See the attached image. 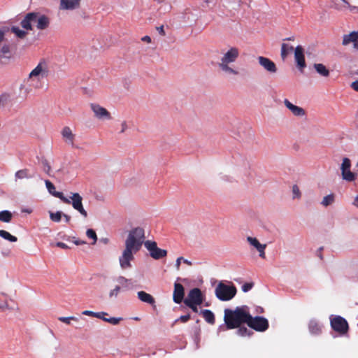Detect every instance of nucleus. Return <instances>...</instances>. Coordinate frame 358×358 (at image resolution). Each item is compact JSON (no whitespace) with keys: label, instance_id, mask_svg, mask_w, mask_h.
Masks as SVG:
<instances>
[{"label":"nucleus","instance_id":"nucleus-1","mask_svg":"<svg viewBox=\"0 0 358 358\" xmlns=\"http://www.w3.org/2000/svg\"><path fill=\"white\" fill-rule=\"evenodd\" d=\"M144 240L145 231L143 228L136 227L129 231L124 243L125 248L122 255L119 257V262L122 268L126 269L131 266V261L134 259V254L141 250L143 243L153 259H159L167 255V251L159 248L155 241H144Z\"/></svg>","mask_w":358,"mask_h":358},{"label":"nucleus","instance_id":"nucleus-2","mask_svg":"<svg viewBox=\"0 0 358 358\" xmlns=\"http://www.w3.org/2000/svg\"><path fill=\"white\" fill-rule=\"evenodd\" d=\"M51 23L50 17L40 12L33 11L27 13L20 22L22 29L27 31H45L49 29Z\"/></svg>","mask_w":358,"mask_h":358},{"label":"nucleus","instance_id":"nucleus-3","mask_svg":"<svg viewBox=\"0 0 358 358\" xmlns=\"http://www.w3.org/2000/svg\"><path fill=\"white\" fill-rule=\"evenodd\" d=\"M249 318L250 313L247 306H238L234 310H224V321L228 329H236L243 324H247Z\"/></svg>","mask_w":358,"mask_h":358},{"label":"nucleus","instance_id":"nucleus-4","mask_svg":"<svg viewBox=\"0 0 358 358\" xmlns=\"http://www.w3.org/2000/svg\"><path fill=\"white\" fill-rule=\"evenodd\" d=\"M239 55L240 51L238 48H230L226 52L223 54L222 57L220 58V61L218 63V66L220 70L227 74L234 76L238 75V71L234 69L231 64L237 60Z\"/></svg>","mask_w":358,"mask_h":358},{"label":"nucleus","instance_id":"nucleus-5","mask_svg":"<svg viewBox=\"0 0 358 358\" xmlns=\"http://www.w3.org/2000/svg\"><path fill=\"white\" fill-rule=\"evenodd\" d=\"M236 292V288L234 285H228L220 282L215 288V294L218 299L226 301L233 299Z\"/></svg>","mask_w":358,"mask_h":358},{"label":"nucleus","instance_id":"nucleus-6","mask_svg":"<svg viewBox=\"0 0 358 358\" xmlns=\"http://www.w3.org/2000/svg\"><path fill=\"white\" fill-rule=\"evenodd\" d=\"M49 75V67L48 63L42 59L39 62L38 65L29 73V80L41 79L47 78Z\"/></svg>","mask_w":358,"mask_h":358},{"label":"nucleus","instance_id":"nucleus-7","mask_svg":"<svg viewBox=\"0 0 358 358\" xmlns=\"http://www.w3.org/2000/svg\"><path fill=\"white\" fill-rule=\"evenodd\" d=\"M247 324L257 331H265L269 327L267 319L260 316L252 317L251 315L250 318L248 319Z\"/></svg>","mask_w":358,"mask_h":358},{"label":"nucleus","instance_id":"nucleus-8","mask_svg":"<svg viewBox=\"0 0 358 358\" xmlns=\"http://www.w3.org/2000/svg\"><path fill=\"white\" fill-rule=\"evenodd\" d=\"M332 329L341 334H344L348 331V324L345 319L341 316H336L331 320Z\"/></svg>","mask_w":358,"mask_h":358},{"label":"nucleus","instance_id":"nucleus-9","mask_svg":"<svg viewBox=\"0 0 358 358\" xmlns=\"http://www.w3.org/2000/svg\"><path fill=\"white\" fill-rule=\"evenodd\" d=\"M351 161L350 159L345 157L343 159V162L341 166V174L343 179L348 181L352 182L355 180V173L350 171Z\"/></svg>","mask_w":358,"mask_h":358},{"label":"nucleus","instance_id":"nucleus-10","mask_svg":"<svg viewBox=\"0 0 358 358\" xmlns=\"http://www.w3.org/2000/svg\"><path fill=\"white\" fill-rule=\"evenodd\" d=\"M71 196L69 199L73 208L80 213L84 217H87L88 214L83 205V197L78 193H71Z\"/></svg>","mask_w":358,"mask_h":358},{"label":"nucleus","instance_id":"nucleus-11","mask_svg":"<svg viewBox=\"0 0 358 358\" xmlns=\"http://www.w3.org/2000/svg\"><path fill=\"white\" fill-rule=\"evenodd\" d=\"M203 299L201 290L199 288L196 287L192 289L189 292L187 297L184 300V303H192L194 304H201Z\"/></svg>","mask_w":358,"mask_h":358},{"label":"nucleus","instance_id":"nucleus-12","mask_svg":"<svg viewBox=\"0 0 358 358\" xmlns=\"http://www.w3.org/2000/svg\"><path fill=\"white\" fill-rule=\"evenodd\" d=\"M90 108L94 113V116L99 120H110L112 118L110 113L99 104L91 103Z\"/></svg>","mask_w":358,"mask_h":358},{"label":"nucleus","instance_id":"nucleus-13","mask_svg":"<svg viewBox=\"0 0 358 358\" xmlns=\"http://www.w3.org/2000/svg\"><path fill=\"white\" fill-rule=\"evenodd\" d=\"M294 59L296 62L297 67L302 72L306 66L305 57L303 54V48L301 45H298L294 50Z\"/></svg>","mask_w":358,"mask_h":358},{"label":"nucleus","instance_id":"nucleus-14","mask_svg":"<svg viewBox=\"0 0 358 358\" xmlns=\"http://www.w3.org/2000/svg\"><path fill=\"white\" fill-rule=\"evenodd\" d=\"M257 59L260 66H262L268 73H275L277 72L278 69L275 64L270 59L263 56H259Z\"/></svg>","mask_w":358,"mask_h":358},{"label":"nucleus","instance_id":"nucleus-15","mask_svg":"<svg viewBox=\"0 0 358 358\" xmlns=\"http://www.w3.org/2000/svg\"><path fill=\"white\" fill-rule=\"evenodd\" d=\"M185 296V288L183 285L178 282L174 283V289L173 293V301L176 303H180L182 301L184 302Z\"/></svg>","mask_w":358,"mask_h":358},{"label":"nucleus","instance_id":"nucleus-16","mask_svg":"<svg viewBox=\"0 0 358 358\" xmlns=\"http://www.w3.org/2000/svg\"><path fill=\"white\" fill-rule=\"evenodd\" d=\"M45 183L50 194L57 198H59L64 203L69 204L71 203L70 200L66 198L62 192L55 191V185L50 180H45Z\"/></svg>","mask_w":358,"mask_h":358},{"label":"nucleus","instance_id":"nucleus-17","mask_svg":"<svg viewBox=\"0 0 358 358\" xmlns=\"http://www.w3.org/2000/svg\"><path fill=\"white\" fill-rule=\"evenodd\" d=\"M80 0H61L60 9L73 10L80 6Z\"/></svg>","mask_w":358,"mask_h":358},{"label":"nucleus","instance_id":"nucleus-18","mask_svg":"<svg viewBox=\"0 0 358 358\" xmlns=\"http://www.w3.org/2000/svg\"><path fill=\"white\" fill-rule=\"evenodd\" d=\"M284 103L296 116H303L306 114L305 110L302 108L292 104L288 99H285Z\"/></svg>","mask_w":358,"mask_h":358},{"label":"nucleus","instance_id":"nucleus-19","mask_svg":"<svg viewBox=\"0 0 358 358\" xmlns=\"http://www.w3.org/2000/svg\"><path fill=\"white\" fill-rule=\"evenodd\" d=\"M62 136L65 142L73 145L75 139V135L69 127H64L62 130Z\"/></svg>","mask_w":358,"mask_h":358},{"label":"nucleus","instance_id":"nucleus-20","mask_svg":"<svg viewBox=\"0 0 358 358\" xmlns=\"http://www.w3.org/2000/svg\"><path fill=\"white\" fill-rule=\"evenodd\" d=\"M137 294H138V298L143 302H145V303H147L151 304V305H152L155 303L154 297L151 294H150L144 291H140L137 293Z\"/></svg>","mask_w":358,"mask_h":358},{"label":"nucleus","instance_id":"nucleus-21","mask_svg":"<svg viewBox=\"0 0 358 358\" xmlns=\"http://www.w3.org/2000/svg\"><path fill=\"white\" fill-rule=\"evenodd\" d=\"M199 313L202 315L203 319L210 324L215 323V317L214 313L210 310H201Z\"/></svg>","mask_w":358,"mask_h":358},{"label":"nucleus","instance_id":"nucleus-22","mask_svg":"<svg viewBox=\"0 0 358 358\" xmlns=\"http://www.w3.org/2000/svg\"><path fill=\"white\" fill-rule=\"evenodd\" d=\"M357 36L358 31H352L349 34L344 35L342 44L343 45H348L350 43H353V45H355Z\"/></svg>","mask_w":358,"mask_h":358},{"label":"nucleus","instance_id":"nucleus-23","mask_svg":"<svg viewBox=\"0 0 358 358\" xmlns=\"http://www.w3.org/2000/svg\"><path fill=\"white\" fill-rule=\"evenodd\" d=\"M10 31L15 36L20 39H24L28 35L27 30L21 29L18 27L13 26L11 27Z\"/></svg>","mask_w":358,"mask_h":358},{"label":"nucleus","instance_id":"nucleus-24","mask_svg":"<svg viewBox=\"0 0 358 358\" xmlns=\"http://www.w3.org/2000/svg\"><path fill=\"white\" fill-rule=\"evenodd\" d=\"M293 50L294 47L292 45L283 43L281 45L280 53L282 59L284 61Z\"/></svg>","mask_w":358,"mask_h":358},{"label":"nucleus","instance_id":"nucleus-25","mask_svg":"<svg viewBox=\"0 0 358 358\" xmlns=\"http://www.w3.org/2000/svg\"><path fill=\"white\" fill-rule=\"evenodd\" d=\"M308 327L310 333L313 334L317 335L322 331V327L320 324L314 320L310 322Z\"/></svg>","mask_w":358,"mask_h":358},{"label":"nucleus","instance_id":"nucleus-26","mask_svg":"<svg viewBox=\"0 0 358 358\" xmlns=\"http://www.w3.org/2000/svg\"><path fill=\"white\" fill-rule=\"evenodd\" d=\"M314 68L316 71L322 76L327 77L329 75V71L322 64H315Z\"/></svg>","mask_w":358,"mask_h":358},{"label":"nucleus","instance_id":"nucleus-27","mask_svg":"<svg viewBox=\"0 0 358 358\" xmlns=\"http://www.w3.org/2000/svg\"><path fill=\"white\" fill-rule=\"evenodd\" d=\"M13 214L9 210H2L0 212V221L8 223L11 221Z\"/></svg>","mask_w":358,"mask_h":358},{"label":"nucleus","instance_id":"nucleus-28","mask_svg":"<svg viewBox=\"0 0 358 358\" xmlns=\"http://www.w3.org/2000/svg\"><path fill=\"white\" fill-rule=\"evenodd\" d=\"M0 237L10 242H16L17 241V238L16 236L11 235L9 232L3 229H0Z\"/></svg>","mask_w":358,"mask_h":358},{"label":"nucleus","instance_id":"nucleus-29","mask_svg":"<svg viewBox=\"0 0 358 358\" xmlns=\"http://www.w3.org/2000/svg\"><path fill=\"white\" fill-rule=\"evenodd\" d=\"M335 200V196L334 194H330L327 196H325L323 198V200L321 202V204L325 207L331 205Z\"/></svg>","mask_w":358,"mask_h":358},{"label":"nucleus","instance_id":"nucleus-30","mask_svg":"<svg viewBox=\"0 0 358 358\" xmlns=\"http://www.w3.org/2000/svg\"><path fill=\"white\" fill-rule=\"evenodd\" d=\"M248 242L255 247L257 250H259L260 248H262L263 246H264L265 244H261L259 241L256 238L253 237L248 236L247 238Z\"/></svg>","mask_w":358,"mask_h":358},{"label":"nucleus","instance_id":"nucleus-31","mask_svg":"<svg viewBox=\"0 0 358 358\" xmlns=\"http://www.w3.org/2000/svg\"><path fill=\"white\" fill-rule=\"evenodd\" d=\"M31 177L29 170L27 169L19 170L15 173V178L17 179L29 178Z\"/></svg>","mask_w":358,"mask_h":358},{"label":"nucleus","instance_id":"nucleus-32","mask_svg":"<svg viewBox=\"0 0 358 358\" xmlns=\"http://www.w3.org/2000/svg\"><path fill=\"white\" fill-rule=\"evenodd\" d=\"M10 96L8 93H3L0 95V108L4 107L10 101Z\"/></svg>","mask_w":358,"mask_h":358},{"label":"nucleus","instance_id":"nucleus-33","mask_svg":"<svg viewBox=\"0 0 358 358\" xmlns=\"http://www.w3.org/2000/svg\"><path fill=\"white\" fill-rule=\"evenodd\" d=\"M62 215V213L60 211H57L56 213L50 212V218L55 222H59L61 221Z\"/></svg>","mask_w":358,"mask_h":358},{"label":"nucleus","instance_id":"nucleus-34","mask_svg":"<svg viewBox=\"0 0 358 358\" xmlns=\"http://www.w3.org/2000/svg\"><path fill=\"white\" fill-rule=\"evenodd\" d=\"M238 329L237 331V334L238 336H250L252 332L250 330L248 329V328L245 327H238Z\"/></svg>","mask_w":358,"mask_h":358},{"label":"nucleus","instance_id":"nucleus-35","mask_svg":"<svg viewBox=\"0 0 358 358\" xmlns=\"http://www.w3.org/2000/svg\"><path fill=\"white\" fill-rule=\"evenodd\" d=\"M10 53V46L8 44H3L0 48V57H6V55Z\"/></svg>","mask_w":358,"mask_h":358},{"label":"nucleus","instance_id":"nucleus-36","mask_svg":"<svg viewBox=\"0 0 358 358\" xmlns=\"http://www.w3.org/2000/svg\"><path fill=\"white\" fill-rule=\"evenodd\" d=\"M86 235L88 238L93 239L92 244H95L97 241V236L95 231L92 229H89L86 231Z\"/></svg>","mask_w":358,"mask_h":358},{"label":"nucleus","instance_id":"nucleus-37","mask_svg":"<svg viewBox=\"0 0 358 358\" xmlns=\"http://www.w3.org/2000/svg\"><path fill=\"white\" fill-rule=\"evenodd\" d=\"M122 320V317H109L106 319H103V321L108 322L113 325H117L120 323V321Z\"/></svg>","mask_w":358,"mask_h":358},{"label":"nucleus","instance_id":"nucleus-38","mask_svg":"<svg viewBox=\"0 0 358 358\" xmlns=\"http://www.w3.org/2000/svg\"><path fill=\"white\" fill-rule=\"evenodd\" d=\"M292 193H293V198H298L299 199L301 197V192L299 190V187L296 185H294L292 187Z\"/></svg>","mask_w":358,"mask_h":358},{"label":"nucleus","instance_id":"nucleus-39","mask_svg":"<svg viewBox=\"0 0 358 358\" xmlns=\"http://www.w3.org/2000/svg\"><path fill=\"white\" fill-rule=\"evenodd\" d=\"M59 320L65 324H69L71 322V320L78 321V318H76L75 317H59Z\"/></svg>","mask_w":358,"mask_h":358},{"label":"nucleus","instance_id":"nucleus-40","mask_svg":"<svg viewBox=\"0 0 358 358\" xmlns=\"http://www.w3.org/2000/svg\"><path fill=\"white\" fill-rule=\"evenodd\" d=\"M120 291V287L119 285L115 286V287L109 292V297L110 298L117 297Z\"/></svg>","mask_w":358,"mask_h":358},{"label":"nucleus","instance_id":"nucleus-41","mask_svg":"<svg viewBox=\"0 0 358 358\" xmlns=\"http://www.w3.org/2000/svg\"><path fill=\"white\" fill-rule=\"evenodd\" d=\"M43 171L48 175H50L51 166L47 160H44L43 162Z\"/></svg>","mask_w":358,"mask_h":358},{"label":"nucleus","instance_id":"nucleus-42","mask_svg":"<svg viewBox=\"0 0 358 358\" xmlns=\"http://www.w3.org/2000/svg\"><path fill=\"white\" fill-rule=\"evenodd\" d=\"M191 318V316L189 314L185 315H181L179 318H178L175 322H177L178 321H180L182 323H185L187 321H189Z\"/></svg>","mask_w":358,"mask_h":358},{"label":"nucleus","instance_id":"nucleus-43","mask_svg":"<svg viewBox=\"0 0 358 358\" xmlns=\"http://www.w3.org/2000/svg\"><path fill=\"white\" fill-rule=\"evenodd\" d=\"M185 304L187 307H189L193 312L196 313H199L197 306H199L200 304H194V303H185Z\"/></svg>","mask_w":358,"mask_h":358},{"label":"nucleus","instance_id":"nucleus-44","mask_svg":"<svg viewBox=\"0 0 358 358\" xmlns=\"http://www.w3.org/2000/svg\"><path fill=\"white\" fill-rule=\"evenodd\" d=\"M117 282H118L120 285H122V286H125V287L127 286V285H126V284H127L128 282H129V281H130V280H128V279H127L126 278H124V277H123V276H120V277H118V278H117Z\"/></svg>","mask_w":358,"mask_h":358},{"label":"nucleus","instance_id":"nucleus-45","mask_svg":"<svg viewBox=\"0 0 358 358\" xmlns=\"http://www.w3.org/2000/svg\"><path fill=\"white\" fill-rule=\"evenodd\" d=\"M253 287V283H249V282H246L245 283L243 286H242V290L244 292H248L249 290H250Z\"/></svg>","mask_w":358,"mask_h":358},{"label":"nucleus","instance_id":"nucleus-46","mask_svg":"<svg viewBox=\"0 0 358 358\" xmlns=\"http://www.w3.org/2000/svg\"><path fill=\"white\" fill-rule=\"evenodd\" d=\"M266 248V245H264L262 248H260L259 250H257L259 252V257L262 259L266 258V254H265V249Z\"/></svg>","mask_w":358,"mask_h":358},{"label":"nucleus","instance_id":"nucleus-47","mask_svg":"<svg viewBox=\"0 0 358 358\" xmlns=\"http://www.w3.org/2000/svg\"><path fill=\"white\" fill-rule=\"evenodd\" d=\"M105 315H108V313L106 312H96L95 317L101 319L103 320V319H106L107 317H105Z\"/></svg>","mask_w":358,"mask_h":358},{"label":"nucleus","instance_id":"nucleus-48","mask_svg":"<svg viewBox=\"0 0 358 358\" xmlns=\"http://www.w3.org/2000/svg\"><path fill=\"white\" fill-rule=\"evenodd\" d=\"M82 313L84 315L95 317L96 312H93L91 310H84Z\"/></svg>","mask_w":358,"mask_h":358},{"label":"nucleus","instance_id":"nucleus-49","mask_svg":"<svg viewBox=\"0 0 358 358\" xmlns=\"http://www.w3.org/2000/svg\"><path fill=\"white\" fill-rule=\"evenodd\" d=\"M182 259H183V257H178V258L176 259L175 266H176V269L177 271H179V270H180V262H181V261H182Z\"/></svg>","mask_w":358,"mask_h":358},{"label":"nucleus","instance_id":"nucleus-50","mask_svg":"<svg viewBox=\"0 0 358 358\" xmlns=\"http://www.w3.org/2000/svg\"><path fill=\"white\" fill-rule=\"evenodd\" d=\"M157 30L158 31L159 34L162 36H165L166 35V32L164 31V26L162 25L160 27H157Z\"/></svg>","mask_w":358,"mask_h":358},{"label":"nucleus","instance_id":"nucleus-51","mask_svg":"<svg viewBox=\"0 0 358 358\" xmlns=\"http://www.w3.org/2000/svg\"><path fill=\"white\" fill-rule=\"evenodd\" d=\"M56 245L57 247L63 248V249H68L69 248V246L66 243H64L63 242H57L56 243Z\"/></svg>","mask_w":358,"mask_h":358},{"label":"nucleus","instance_id":"nucleus-52","mask_svg":"<svg viewBox=\"0 0 358 358\" xmlns=\"http://www.w3.org/2000/svg\"><path fill=\"white\" fill-rule=\"evenodd\" d=\"M351 87L356 92H358V80L352 83Z\"/></svg>","mask_w":358,"mask_h":358},{"label":"nucleus","instance_id":"nucleus-53","mask_svg":"<svg viewBox=\"0 0 358 358\" xmlns=\"http://www.w3.org/2000/svg\"><path fill=\"white\" fill-rule=\"evenodd\" d=\"M121 127H122V129L120 131V133H124L127 129V128H128L126 122H122Z\"/></svg>","mask_w":358,"mask_h":358},{"label":"nucleus","instance_id":"nucleus-54","mask_svg":"<svg viewBox=\"0 0 358 358\" xmlns=\"http://www.w3.org/2000/svg\"><path fill=\"white\" fill-rule=\"evenodd\" d=\"M141 40L143 41V42H146L148 43H151V38L149 36H143Z\"/></svg>","mask_w":358,"mask_h":358},{"label":"nucleus","instance_id":"nucleus-55","mask_svg":"<svg viewBox=\"0 0 358 358\" xmlns=\"http://www.w3.org/2000/svg\"><path fill=\"white\" fill-rule=\"evenodd\" d=\"M323 250V247H320L317 251V255L320 257V259H323V256L322 254V251Z\"/></svg>","mask_w":358,"mask_h":358},{"label":"nucleus","instance_id":"nucleus-56","mask_svg":"<svg viewBox=\"0 0 358 358\" xmlns=\"http://www.w3.org/2000/svg\"><path fill=\"white\" fill-rule=\"evenodd\" d=\"M8 308H9L8 305L6 302L3 305L0 304V310H5L6 309H8Z\"/></svg>","mask_w":358,"mask_h":358},{"label":"nucleus","instance_id":"nucleus-57","mask_svg":"<svg viewBox=\"0 0 358 358\" xmlns=\"http://www.w3.org/2000/svg\"><path fill=\"white\" fill-rule=\"evenodd\" d=\"M352 205L355 206V207L358 208V196H357L353 202H352Z\"/></svg>","mask_w":358,"mask_h":358},{"label":"nucleus","instance_id":"nucleus-58","mask_svg":"<svg viewBox=\"0 0 358 358\" xmlns=\"http://www.w3.org/2000/svg\"><path fill=\"white\" fill-rule=\"evenodd\" d=\"M74 243L77 245H79L85 244V241L78 240V241H75Z\"/></svg>","mask_w":358,"mask_h":358},{"label":"nucleus","instance_id":"nucleus-59","mask_svg":"<svg viewBox=\"0 0 358 358\" xmlns=\"http://www.w3.org/2000/svg\"><path fill=\"white\" fill-rule=\"evenodd\" d=\"M63 216H64V219H65V221H66V222H69L70 221V220H71V217H70L69 215H66V214H63Z\"/></svg>","mask_w":358,"mask_h":358},{"label":"nucleus","instance_id":"nucleus-60","mask_svg":"<svg viewBox=\"0 0 358 358\" xmlns=\"http://www.w3.org/2000/svg\"><path fill=\"white\" fill-rule=\"evenodd\" d=\"M182 261H183V262H184L185 264H187V265H189V266H190V265H192V262H189V260H187V259H185L183 258Z\"/></svg>","mask_w":358,"mask_h":358},{"label":"nucleus","instance_id":"nucleus-61","mask_svg":"<svg viewBox=\"0 0 358 358\" xmlns=\"http://www.w3.org/2000/svg\"><path fill=\"white\" fill-rule=\"evenodd\" d=\"M294 37H289V38H287L285 39H284V41H294Z\"/></svg>","mask_w":358,"mask_h":358}]
</instances>
